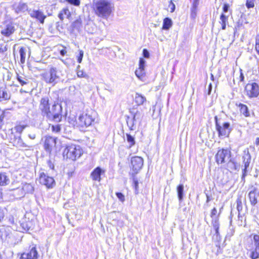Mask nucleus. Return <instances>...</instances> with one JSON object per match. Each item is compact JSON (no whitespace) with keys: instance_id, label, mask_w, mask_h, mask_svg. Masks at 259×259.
I'll list each match as a JSON object with an SVG mask.
<instances>
[{"instance_id":"1","label":"nucleus","mask_w":259,"mask_h":259,"mask_svg":"<svg viewBox=\"0 0 259 259\" xmlns=\"http://www.w3.org/2000/svg\"><path fill=\"white\" fill-rule=\"evenodd\" d=\"M39 109L43 116L46 117L50 120L59 122L62 119V106L59 104H54L50 110L49 99L48 97L42 98L40 101Z\"/></svg>"},{"instance_id":"2","label":"nucleus","mask_w":259,"mask_h":259,"mask_svg":"<svg viewBox=\"0 0 259 259\" xmlns=\"http://www.w3.org/2000/svg\"><path fill=\"white\" fill-rule=\"evenodd\" d=\"M64 76V74L62 71L55 67H51L48 71L41 75L42 78L46 83L53 86L61 81L63 82Z\"/></svg>"},{"instance_id":"3","label":"nucleus","mask_w":259,"mask_h":259,"mask_svg":"<svg viewBox=\"0 0 259 259\" xmlns=\"http://www.w3.org/2000/svg\"><path fill=\"white\" fill-rule=\"evenodd\" d=\"M95 14L99 17L107 18L112 12L111 5L110 2L106 0H100L94 4Z\"/></svg>"},{"instance_id":"4","label":"nucleus","mask_w":259,"mask_h":259,"mask_svg":"<svg viewBox=\"0 0 259 259\" xmlns=\"http://www.w3.org/2000/svg\"><path fill=\"white\" fill-rule=\"evenodd\" d=\"M82 150L79 145L71 144L67 146L64 150L63 155L64 158L72 160H75L82 154Z\"/></svg>"},{"instance_id":"5","label":"nucleus","mask_w":259,"mask_h":259,"mask_svg":"<svg viewBox=\"0 0 259 259\" xmlns=\"http://www.w3.org/2000/svg\"><path fill=\"white\" fill-rule=\"evenodd\" d=\"M143 118L142 112L137 111L134 113L133 117H127L126 123L130 130L134 131L140 125L141 122Z\"/></svg>"},{"instance_id":"6","label":"nucleus","mask_w":259,"mask_h":259,"mask_svg":"<svg viewBox=\"0 0 259 259\" xmlns=\"http://www.w3.org/2000/svg\"><path fill=\"white\" fill-rule=\"evenodd\" d=\"M144 164L143 159L140 156H134L131 160V168L132 171L130 172L131 176H136L142 169Z\"/></svg>"},{"instance_id":"7","label":"nucleus","mask_w":259,"mask_h":259,"mask_svg":"<svg viewBox=\"0 0 259 259\" xmlns=\"http://www.w3.org/2000/svg\"><path fill=\"white\" fill-rule=\"evenodd\" d=\"M242 163L243 164V168L242 169V175L241 177V182L245 183V179L247 176L248 168L249 167L251 162V157L249 152L248 149H246L243 151V155L242 156Z\"/></svg>"},{"instance_id":"8","label":"nucleus","mask_w":259,"mask_h":259,"mask_svg":"<svg viewBox=\"0 0 259 259\" xmlns=\"http://www.w3.org/2000/svg\"><path fill=\"white\" fill-rule=\"evenodd\" d=\"M214 120L216 130L218 132L219 137H228L232 130L230 123L228 122H224L221 125L218 122L217 116H215Z\"/></svg>"},{"instance_id":"9","label":"nucleus","mask_w":259,"mask_h":259,"mask_svg":"<svg viewBox=\"0 0 259 259\" xmlns=\"http://www.w3.org/2000/svg\"><path fill=\"white\" fill-rule=\"evenodd\" d=\"M39 183L48 189L53 188L56 185L54 178L44 172H40L39 177Z\"/></svg>"},{"instance_id":"10","label":"nucleus","mask_w":259,"mask_h":259,"mask_svg":"<svg viewBox=\"0 0 259 259\" xmlns=\"http://www.w3.org/2000/svg\"><path fill=\"white\" fill-rule=\"evenodd\" d=\"M231 157V152L228 149L219 150L215 155V160L218 164L227 162Z\"/></svg>"},{"instance_id":"11","label":"nucleus","mask_w":259,"mask_h":259,"mask_svg":"<svg viewBox=\"0 0 259 259\" xmlns=\"http://www.w3.org/2000/svg\"><path fill=\"white\" fill-rule=\"evenodd\" d=\"M245 91L249 98H255L259 95V86L256 82L248 83L245 87Z\"/></svg>"},{"instance_id":"12","label":"nucleus","mask_w":259,"mask_h":259,"mask_svg":"<svg viewBox=\"0 0 259 259\" xmlns=\"http://www.w3.org/2000/svg\"><path fill=\"white\" fill-rule=\"evenodd\" d=\"M94 121V118L89 113H83L78 117V123L82 127L91 125Z\"/></svg>"},{"instance_id":"13","label":"nucleus","mask_w":259,"mask_h":259,"mask_svg":"<svg viewBox=\"0 0 259 259\" xmlns=\"http://www.w3.org/2000/svg\"><path fill=\"white\" fill-rule=\"evenodd\" d=\"M253 241L255 248L250 251L249 256L251 259H257L259 258V235H254Z\"/></svg>"},{"instance_id":"14","label":"nucleus","mask_w":259,"mask_h":259,"mask_svg":"<svg viewBox=\"0 0 259 259\" xmlns=\"http://www.w3.org/2000/svg\"><path fill=\"white\" fill-rule=\"evenodd\" d=\"M30 16L37 19L41 24H44L47 16L39 10H30L29 12Z\"/></svg>"},{"instance_id":"15","label":"nucleus","mask_w":259,"mask_h":259,"mask_svg":"<svg viewBox=\"0 0 259 259\" xmlns=\"http://www.w3.org/2000/svg\"><path fill=\"white\" fill-rule=\"evenodd\" d=\"M56 144V139L51 136L46 137L45 143L44 148L45 150L49 153H51L53 147H55Z\"/></svg>"},{"instance_id":"16","label":"nucleus","mask_w":259,"mask_h":259,"mask_svg":"<svg viewBox=\"0 0 259 259\" xmlns=\"http://www.w3.org/2000/svg\"><path fill=\"white\" fill-rule=\"evenodd\" d=\"M38 252L35 247H33L26 252L21 254L20 259H37Z\"/></svg>"},{"instance_id":"17","label":"nucleus","mask_w":259,"mask_h":259,"mask_svg":"<svg viewBox=\"0 0 259 259\" xmlns=\"http://www.w3.org/2000/svg\"><path fill=\"white\" fill-rule=\"evenodd\" d=\"M15 28L14 23L12 22H9L6 24L4 27L1 30V33L6 36H10L15 31Z\"/></svg>"},{"instance_id":"18","label":"nucleus","mask_w":259,"mask_h":259,"mask_svg":"<svg viewBox=\"0 0 259 259\" xmlns=\"http://www.w3.org/2000/svg\"><path fill=\"white\" fill-rule=\"evenodd\" d=\"M105 170L98 166L95 168L91 174V177L93 181H101V176L105 173Z\"/></svg>"},{"instance_id":"19","label":"nucleus","mask_w":259,"mask_h":259,"mask_svg":"<svg viewBox=\"0 0 259 259\" xmlns=\"http://www.w3.org/2000/svg\"><path fill=\"white\" fill-rule=\"evenodd\" d=\"M14 145L20 149H27L29 146L25 144L20 136L15 137L13 141Z\"/></svg>"},{"instance_id":"20","label":"nucleus","mask_w":259,"mask_h":259,"mask_svg":"<svg viewBox=\"0 0 259 259\" xmlns=\"http://www.w3.org/2000/svg\"><path fill=\"white\" fill-rule=\"evenodd\" d=\"M257 188L255 187L254 189L252 191H251L248 194L250 203L253 206L255 205L257 202V197L256 196V193L257 192Z\"/></svg>"},{"instance_id":"21","label":"nucleus","mask_w":259,"mask_h":259,"mask_svg":"<svg viewBox=\"0 0 259 259\" xmlns=\"http://www.w3.org/2000/svg\"><path fill=\"white\" fill-rule=\"evenodd\" d=\"M177 192L180 204L183 200L184 195V186L183 184H180L177 186Z\"/></svg>"},{"instance_id":"22","label":"nucleus","mask_w":259,"mask_h":259,"mask_svg":"<svg viewBox=\"0 0 259 259\" xmlns=\"http://www.w3.org/2000/svg\"><path fill=\"white\" fill-rule=\"evenodd\" d=\"M70 15L69 9L67 7H65L58 14V17L60 20L63 21L64 18H69Z\"/></svg>"},{"instance_id":"23","label":"nucleus","mask_w":259,"mask_h":259,"mask_svg":"<svg viewBox=\"0 0 259 259\" xmlns=\"http://www.w3.org/2000/svg\"><path fill=\"white\" fill-rule=\"evenodd\" d=\"M135 101L138 106L142 105L146 101V98L142 95L137 93L135 97Z\"/></svg>"},{"instance_id":"24","label":"nucleus","mask_w":259,"mask_h":259,"mask_svg":"<svg viewBox=\"0 0 259 259\" xmlns=\"http://www.w3.org/2000/svg\"><path fill=\"white\" fill-rule=\"evenodd\" d=\"M10 183V179L6 172H0V186H6Z\"/></svg>"},{"instance_id":"25","label":"nucleus","mask_w":259,"mask_h":259,"mask_svg":"<svg viewBox=\"0 0 259 259\" xmlns=\"http://www.w3.org/2000/svg\"><path fill=\"white\" fill-rule=\"evenodd\" d=\"M229 160L227 163V167L231 170L239 171L240 169V165L235 162L234 160L231 159H229Z\"/></svg>"},{"instance_id":"26","label":"nucleus","mask_w":259,"mask_h":259,"mask_svg":"<svg viewBox=\"0 0 259 259\" xmlns=\"http://www.w3.org/2000/svg\"><path fill=\"white\" fill-rule=\"evenodd\" d=\"M238 106L239 108V110L241 114H242L245 117H249L250 116V113L248 110V108L246 105L239 103Z\"/></svg>"},{"instance_id":"27","label":"nucleus","mask_w":259,"mask_h":259,"mask_svg":"<svg viewBox=\"0 0 259 259\" xmlns=\"http://www.w3.org/2000/svg\"><path fill=\"white\" fill-rule=\"evenodd\" d=\"M172 25V21L171 19L168 17L164 19L162 25V29L169 30Z\"/></svg>"},{"instance_id":"28","label":"nucleus","mask_w":259,"mask_h":259,"mask_svg":"<svg viewBox=\"0 0 259 259\" xmlns=\"http://www.w3.org/2000/svg\"><path fill=\"white\" fill-rule=\"evenodd\" d=\"M11 94L4 89H0V101H6L10 99Z\"/></svg>"},{"instance_id":"29","label":"nucleus","mask_w":259,"mask_h":259,"mask_svg":"<svg viewBox=\"0 0 259 259\" xmlns=\"http://www.w3.org/2000/svg\"><path fill=\"white\" fill-rule=\"evenodd\" d=\"M27 5L26 3L20 2L15 9L17 13L24 12L27 9Z\"/></svg>"},{"instance_id":"30","label":"nucleus","mask_w":259,"mask_h":259,"mask_svg":"<svg viewBox=\"0 0 259 259\" xmlns=\"http://www.w3.org/2000/svg\"><path fill=\"white\" fill-rule=\"evenodd\" d=\"M25 192L23 188H17L14 190L13 195L17 198H20L24 196Z\"/></svg>"},{"instance_id":"31","label":"nucleus","mask_w":259,"mask_h":259,"mask_svg":"<svg viewBox=\"0 0 259 259\" xmlns=\"http://www.w3.org/2000/svg\"><path fill=\"white\" fill-rule=\"evenodd\" d=\"M26 50L24 47H21L19 50V53L20 56V62L21 64H24L25 61Z\"/></svg>"},{"instance_id":"32","label":"nucleus","mask_w":259,"mask_h":259,"mask_svg":"<svg viewBox=\"0 0 259 259\" xmlns=\"http://www.w3.org/2000/svg\"><path fill=\"white\" fill-rule=\"evenodd\" d=\"M126 141L129 144V148H131L136 143L135 138L129 134H126Z\"/></svg>"},{"instance_id":"33","label":"nucleus","mask_w":259,"mask_h":259,"mask_svg":"<svg viewBox=\"0 0 259 259\" xmlns=\"http://www.w3.org/2000/svg\"><path fill=\"white\" fill-rule=\"evenodd\" d=\"M145 69H139L135 71V74L136 76L140 80H142L145 75Z\"/></svg>"},{"instance_id":"34","label":"nucleus","mask_w":259,"mask_h":259,"mask_svg":"<svg viewBox=\"0 0 259 259\" xmlns=\"http://www.w3.org/2000/svg\"><path fill=\"white\" fill-rule=\"evenodd\" d=\"M17 79L21 85H24L28 83L29 80L24 76H20L17 73Z\"/></svg>"},{"instance_id":"35","label":"nucleus","mask_w":259,"mask_h":259,"mask_svg":"<svg viewBox=\"0 0 259 259\" xmlns=\"http://www.w3.org/2000/svg\"><path fill=\"white\" fill-rule=\"evenodd\" d=\"M24 191L27 193H32L34 191V187L30 184H26L23 187Z\"/></svg>"},{"instance_id":"36","label":"nucleus","mask_w":259,"mask_h":259,"mask_svg":"<svg viewBox=\"0 0 259 259\" xmlns=\"http://www.w3.org/2000/svg\"><path fill=\"white\" fill-rule=\"evenodd\" d=\"M212 224L213 227L215 230V234L217 235H218L219 234V223L218 220L217 219L212 220Z\"/></svg>"},{"instance_id":"37","label":"nucleus","mask_w":259,"mask_h":259,"mask_svg":"<svg viewBox=\"0 0 259 259\" xmlns=\"http://www.w3.org/2000/svg\"><path fill=\"white\" fill-rule=\"evenodd\" d=\"M237 209L238 211V215L240 214V212L242 211L243 206L241 198H238L236 200Z\"/></svg>"},{"instance_id":"38","label":"nucleus","mask_w":259,"mask_h":259,"mask_svg":"<svg viewBox=\"0 0 259 259\" xmlns=\"http://www.w3.org/2000/svg\"><path fill=\"white\" fill-rule=\"evenodd\" d=\"M145 60L142 58H140L139 63V69H145Z\"/></svg>"},{"instance_id":"39","label":"nucleus","mask_w":259,"mask_h":259,"mask_svg":"<svg viewBox=\"0 0 259 259\" xmlns=\"http://www.w3.org/2000/svg\"><path fill=\"white\" fill-rule=\"evenodd\" d=\"M68 4L73 5L74 6L78 7L80 5V0H68L67 2Z\"/></svg>"},{"instance_id":"40","label":"nucleus","mask_w":259,"mask_h":259,"mask_svg":"<svg viewBox=\"0 0 259 259\" xmlns=\"http://www.w3.org/2000/svg\"><path fill=\"white\" fill-rule=\"evenodd\" d=\"M77 75L78 77H83L88 78L89 76L87 74L84 73L82 70H78L77 72Z\"/></svg>"},{"instance_id":"41","label":"nucleus","mask_w":259,"mask_h":259,"mask_svg":"<svg viewBox=\"0 0 259 259\" xmlns=\"http://www.w3.org/2000/svg\"><path fill=\"white\" fill-rule=\"evenodd\" d=\"M221 23L222 24H226L228 22V17L226 16L224 14H222L220 16Z\"/></svg>"},{"instance_id":"42","label":"nucleus","mask_w":259,"mask_h":259,"mask_svg":"<svg viewBox=\"0 0 259 259\" xmlns=\"http://www.w3.org/2000/svg\"><path fill=\"white\" fill-rule=\"evenodd\" d=\"M83 51H82V50H79V54L77 56V62L79 63H80L82 61V58H83Z\"/></svg>"},{"instance_id":"43","label":"nucleus","mask_w":259,"mask_h":259,"mask_svg":"<svg viewBox=\"0 0 259 259\" xmlns=\"http://www.w3.org/2000/svg\"><path fill=\"white\" fill-rule=\"evenodd\" d=\"M246 6L248 9L253 8L254 6L253 0H247Z\"/></svg>"},{"instance_id":"44","label":"nucleus","mask_w":259,"mask_h":259,"mask_svg":"<svg viewBox=\"0 0 259 259\" xmlns=\"http://www.w3.org/2000/svg\"><path fill=\"white\" fill-rule=\"evenodd\" d=\"M116 196L118 198V199L121 201L124 202L125 200L124 195L121 192H116Z\"/></svg>"},{"instance_id":"45","label":"nucleus","mask_w":259,"mask_h":259,"mask_svg":"<svg viewBox=\"0 0 259 259\" xmlns=\"http://www.w3.org/2000/svg\"><path fill=\"white\" fill-rule=\"evenodd\" d=\"M131 177H132L133 181L134 187H135V189L137 190L138 189V184H139L138 180L137 178L136 177V176H131Z\"/></svg>"},{"instance_id":"46","label":"nucleus","mask_w":259,"mask_h":259,"mask_svg":"<svg viewBox=\"0 0 259 259\" xmlns=\"http://www.w3.org/2000/svg\"><path fill=\"white\" fill-rule=\"evenodd\" d=\"M81 25V22L79 20L74 21L72 24V26L74 28L78 29Z\"/></svg>"},{"instance_id":"47","label":"nucleus","mask_w":259,"mask_h":259,"mask_svg":"<svg viewBox=\"0 0 259 259\" xmlns=\"http://www.w3.org/2000/svg\"><path fill=\"white\" fill-rule=\"evenodd\" d=\"M52 130L53 132L57 133L60 131L61 128L59 125H52Z\"/></svg>"},{"instance_id":"48","label":"nucleus","mask_w":259,"mask_h":259,"mask_svg":"<svg viewBox=\"0 0 259 259\" xmlns=\"http://www.w3.org/2000/svg\"><path fill=\"white\" fill-rule=\"evenodd\" d=\"M63 49L60 50L59 52L61 56H64L67 54L66 48L65 47L62 46Z\"/></svg>"},{"instance_id":"49","label":"nucleus","mask_w":259,"mask_h":259,"mask_svg":"<svg viewBox=\"0 0 259 259\" xmlns=\"http://www.w3.org/2000/svg\"><path fill=\"white\" fill-rule=\"evenodd\" d=\"M217 213V209H216V208L214 207L212 209L211 213H210V217H211V218H212L213 220L215 219L214 218V217L216 215Z\"/></svg>"},{"instance_id":"50","label":"nucleus","mask_w":259,"mask_h":259,"mask_svg":"<svg viewBox=\"0 0 259 259\" xmlns=\"http://www.w3.org/2000/svg\"><path fill=\"white\" fill-rule=\"evenodd\" d=\"M143 55L144 57H145L146 58H148L149 57L150 54L147 49H143Z\"/></svg>"},{"instance_id":"51","label":"nucleus","mask_w":259,"mask_h":259,"mask_svg":"<svg viewBox=\"0 0 259 259\" xmlns=\"http://www.w3.org/2000/svg\"><path fill=\"white\" fill-rule=\"evenodd\" d=\"M255 49L258 55H259V38H256Z\"/></svg>"},{"instance_id":"52","label":"nucleus","mask_w":259,"mask_h":259,"mask_svg":"<svg viewBox=\"0 0 259 259\" xmlns=\"http://www.w3.org/2000/svg\"><path fill=\"white\" fill-rule=\"evenodd\" d=\"M169 7L170 9V12H174L175 10V5L172 3V1H170Z\"/></svg>"},{"instance_id":"53","label":"nucleus","mask_w":259,"mask_h":259,"mask_svg":"<svg viewBox=\"0 0 259 259\" xmlns=\"http://www.w3.org/2000/svg\"><path fill=\"white\" fill-rule=\"evenodd\" d=\"M7 48L6 46H4L3 44H0V53H4L7 51Z\"/></svg>"},{"instance_id":"54","label":"nucleus","mask_w":259,"mask_h":259,"mask_svg":"<svg viewBox=\"0 0 259 259\" xmlns=\"http://www.w3.org/2000/svg\"><path fill=\"white\" fill-rule=\"evenodd\" d=\"M229 8V5L227 4H225L223 6V12L226 13L228 11Z\"/></svg>"},{"instance_id":"55","label":"nucleus","mask_w":259,"mask_h":259,"mask_svg":"<svg viewBox=\"0 0 259 259\" xmlns=\"http://www.w3.org/2000/svg\"><path fill=\"white\" fill-rule=\"evenodd\" d=\"M198 5H199V1L198 0H194L192 7H194V9L197 8Z\"/></svg>"},{"instance_id":"56","label":"nucleus","mask_w":259,"mask_h":259,"mask_svg":"<svg viewBox=\"0 0 259 259\" xmlns=\"http://www.w3.org/2000/svg\"><path fill=\"white\" fill-rule=\"evenodd\" d=\"M48 165L51 169H54V165L50 160L48 161Z\"/></svg>"},{"instance_id":"57","label":"nucleus","mask_w":259,"mask_h":259,"mask_svg":"<svg viewBox=\"0 0 259 259\" xmlns=\"http://www.w3.org/2000/svg\"><path fill=\"white\" fill-rule=\"evenodd\" d=\"M212 84L211 83H209L208 85V89H207V95H210L212 91Z\"/></svg>"},{"instance_id":"58","label":"nucleus","mask_w":259,"mask_h":259,"mask_svg":"<svg viewBox=\"0 0 259 259\" xmlns=\"http://www.w3.org/2000/svg\"><path fill=\"white\" fill-rule=\"evenodd\" d=\"M197 8L194 9V7H192L191 8V15L192 16H194L196 14Z\"/></svg>"},{"instance_id":"59","label":"nucleus","mask_w":259,"mask_h":259,"mask_svg":"<svg viewBox=\"0 0 259 259\" xmlns=\"http://www.w3.org/2000/svg\"><path fill=\"white\" fill-rule=\"evenodd\" d=\"M4 218V213L3 210H0V222L3 220Z\"/></svg>"},{"instance_id":"60","label":"nucleus","mask_w":259,"mask_h":259,"mask_svg":"<svg viewBox=\"0 0 259 259\" xmlns=\"http://www.w3.org/2000/svg\"><path fill=\"white\" fill-rule=\"evenodd\" d=\"M35 134H31L28 135L29 138L31 139H34L35 138Z\"/></svg>"},{"instance_id":"61","label":"nucleus","mask_w":259,"mask_h":259,"mask_svg":"<svg viewBox=\"0 0 259 259\" xmlns=\"http://www.w3.org/2000/svg\"><path fill=\"white\" fill-rule=\"evenodd\" d=\"M5 117V113L4 112L0 115V122H2Z\"/></svg>"},{"instance_id":"62","label":"nucleus","mask_w":259,"mask_h":259,"mask_svg":"<svg viewBox=\"0 0 259 259\" xmlns=\"http://www.w3.org/2000/svg\"><path fill=\"white\" fill-rule=\"evenodd\" d=\"M244 77L243 74L242 72H241L240 75V80L241 81H243L244 80Z\"/></svg>"},{"instance_id":"63","label":"nucleus","mask_w":259,"mask_h":259,"mask_svg":"<svg viewBox=\"0 0 259 259\" xmlns=\"http://www.w3.org/2000/svg\"><path fill=\"white\" fill-rule=\"evenodd\" d=\"M255 144L256 145L258 146L259 145V138L257 137L255 139Z\"/></svg>"},{"instance_id":"64","label":"nucleus","mask_w":259,"mask_h":259,"mask_svg":"<svg viewBox=\"0 0 259 259\" xmlns=\"http://www.w3.org/2000/svg\"><path fill=\"white\" fill-rule=\"evenodd\" d=\"M226 28V24H222V29L223 30H225Z\"/></svg>"}]
</instances>
